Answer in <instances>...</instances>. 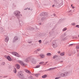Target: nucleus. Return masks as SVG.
<instances>
[{"mask_svg":"<svg viewBox=\"0 0 79 79\" xmlns=\"http://www.w3.org/2000/svg\"><path fill=\"white\" fill-rule=\"evenodd\" d=\"M16 67L18 69H19L20 68V66L18 64H17L15 65Z\"/></svg>","mask_w":79,"mask_h":79,"instance_id":"obj_12","label":"nucleus"},{"mask_svg":"<svg viewBox=\"0 0 79 79\" xmlns=\"http://www.w3.org/2000/svg\"><path fill=\"white\" fill-rule=\"evenodd\" d=\"M47 63V62H46L45 63L44 62H40L39 64H43V65H45Z\"/></svg>","mask_w":79,"mask_h":79,"instance_id":"obj_6","label":"nucleus"},{"mask_svg":"<svg viewBox=\"0 0 79 79\" xmlns=\"http://www.w3.org/2000/svg\"><path fill=\"white\" fill-rule=\"evenodd\" d=\"M31 42H30V44H31Z\"/></svg>","mask_w":79,"mask_h":79,"instance_id":"obj_39","label":"nucleus"},{"mask_svg":"<svg viewBox=\"0 0 79 79\" xmlns=\"http://www.w3.org/2000/svg\"><path fill=\"white\" fill-rule=\"evenodd\" d=\"M47 77V75H43L42 77V78L44 79L45 78H46V77Z\"/></svg>","mask_w":79,"mask_h":79,"instance_id":"obj_15","label":"nucleus"},{"mask_svg":"<svg viewBox=\"0 0 79 79\" xmlns=\"http://www.w3.org/2000/svg\"><path fill=\"white\" fill-rule=\"evenodd\" d=\"M39 42L40 44L42 42V41H41V40H40L39 41Z\"/></svg>","mask_w":79,"mask_h":79,"instance_id":"obj_29","label":"nucleus"},{"mask_svg":"<svg viewBox=\"0 0 79 79\" xmlns=\"http://www.w3.org/2000/svg\"><path fill=\"white\" fill-rule=\"evenodd\" d=\"M18 76H19L20 78H21L22 79H23L25 78V77L24 76V75H23V74L22 73H19Z\"/></svg>","mask_w":79,"mask_h":79,"instance_id":"obj_2","label":"nucleus"},{"mask_svg":"<svg viewBox=\"0 0 79 79\" xmlns=\"http://www.w3.org/2000/svg\"><path fill=\"white\" fill-rule=\"evenodd\" d=\"M40 56L41 58H45V55L43 54H40Z\"/></svg>","mask_w":79,"mask_h":79,"instance_id":"obj_7","label":"nucleus"},{"mask_svg":"<svg viewBox=\"0 0 79 79\" xmlns=\"http://www.w3.org/2000/svg\"><path fill=\"white\" fill-rule=\"evenodd\" d=\"M76 27H78V28H79V25H77L76 26Z\"/></svg>","mask_w":79,"mask_h":79,"instance_id":"obj_28","label":"nucleus"},{"mask_svg":"<svg viewBox=\"0 0 79 79\" xmlns=\"http://www.w3.org/2000/svg\"><path fill=\"white\" fill-rule=\"evenodd\" d=\"M60 76L61 77H65V76L64 75V73H62L61 74H60Z\"/></svg>","mask_w":79,"mask_h":79,"instance_id":"obj_14","label":"nucleus"},{"mask_svg":"<svg viewBox=\"0 0 79 79\" xmlns=\"http://www.w3.org/2000/svg\"><path fill=\"white\" fill-rule=\"evenodd\" d=\"M64 54H65L64 52H63L60 53V55L61 56H64Z\"/></svg>","mask_w":79,"mask_h":79,"instance_id":"obj_18","label":"nucleus"},{"mask_svg":"<svg viewBox=\"0 0 79 79\" xmlns=\"http://www.w3.org/2000/svg\"><path fill=\"white\" fill-rule=\"evenodd\" d=\"M52 45L53 47V48H55L56 47H58V44L56 43V41H54L52 42Z\"/></svg>","mask_w":79,"mask_h":79,"instance_id":"obj_1","label":"nucleus"},{"mask_svg":"<svg viewBox=\"0 0 79 79\" xmlns=\"http://www.w3.org/2000/svg\"><path fill=\"white\" fill-rule=\"evenodd\" d=\"M78 37H79V35H78Z\"/></svg>","mask_w":79,"mask_h":79,"instance_id":"obj_42","label":"nucleus"},{"mask_svg":"<svg viewBox=\"0 0 79 79\" xmlns=\"http://www.w3.org/2000/svg\"><path fill=\"white\" fill-rule=\"evenodd\" d=\"M60 62L61 63H63V61L62 60V61H60Z\"/></svg>","mask_w":79,"mask_h":79,"instance_id":"obj_33","label":"nucleus"},{"mask_svg":"<svg viewBox=\"0 0 79 79\" xmlns=\"http://www.w3.org/2000/svg\"><path fill=\"white\" fill-rule=\"evenodd\" d=\"M21 16H22V15H21Z\"/></svg>","mask_w":79,"mask_h":79,"instance_id":"obj_43","label":"nucleus"},{"mask_svg":"<svg viewBox=\"0 0 79 79\" xmlns=\"http://www.w3.org/2000/svg\"><path fill=\"white\" fill-rule=\"evenodd\" d=\"M71 6H72V7H73V5H71Z\"/></svg>","mask_w":79,"mask_h":79,"instance_id":"obj_38","label":"nucleus"},{"mask_svg":"<svg viewBox=\"0 0 79 79\" xmlns=\"http://www.w3.org/2000/svg\"><path fill=\"white\" fill-rule=\"evenodd\" d=\"M30 60H31V59L30 58H28L26 59V62H29V61H30Z\"/></svg>","mask_w":79,"mask_h":79,"instance_id":"obj_17","label":"nucleus"},{"mask_svg":"<svg viewBox=\"0 0 79 79\" xmlns=\"http://www.w3.org/2000/svg\"><path fill=\"white\" fill-rule=\"evenodd\" d=\"M67 28H64L63 29V31H66V30H67Z\"/></svg>","mask_w":79,"mask_h":79,"instance_id":"obj_24","label":"nucleus"},{"mask_svg":"<svg viewBox=\"0 0 79 79\" xmlns=\"http://www.w3.org/2000/svg\"><path fill=\"white\" fill-rule=\"evenodd\" d=\"M56 69V67H54V68H52L50 69H49V70H53V69Z\"/></svg>","mask_w":79,"mask_h":79,"instance_id":"obj_21","label":"nucleus"},{"mask_svg":"<svg viewBox=\"0 0 79 79\" xmlns=\"http://www.w3.org/2000/svg\"><path fill=\"white\" fill-rule=\"evenodd\" d=\"M42 19H43V18H42Z\"/></svg>","mask_w":79,"mask_h":79,"instance_id":"obj_41","label":"nucleus"},{"mask_svg":"<svg viewBox=\"0 0 79 79\" xmlns=\"http://www.w3.org/2000/svg\"><path fill=\"white\" fill-rule=\"evenodd\" d=\"M60 79V77H56V78H55V79Z\"/></svg>","mask_w":79,"mask_h":79,"instance_id":"obj_32","label":"nucleus"},{"mask_svg":"<svg viewBox=\"0 0 79 79\" xmlns=\"http://www.w3.org/2000/svg\"><path fill=\"white\" fill-rule=\"evenodd\" d=\"M74 53H75V52H73V54H74Z\"/></svg>","mask_w":79,"mask_h":79,"instance_id":"obj_37","label":"nucleus"},{"mask_svg":"<svg viewBox=\"0 0 79 79\" xmlns=\"http://www.w3.org/2000/svg\"><path fill=\"white\" fill-rule=\"evenodd\" d=\"M72 8H73V9H74V7L73 6L72 7Z\"/></svg>","mask_w":79,"mask_h":79,"instance_id":"obj_36","label":"nucleus"},{"mask_svg":"<svg viewBox=\"0 0 79 79\" xmlns=\"http://www.w3.org/2000/svg\"><path fill=\"white\" fill-rule=\"evenodd\" d=\"M5 58H6L7 59V60H9V61H11V60H11V57H10V56H5Z\"/></svg>","mask_w":79,"mask_h":79,"instance_id":"obj_4","label":"nucleus"},{"mask_svg":"<svg viewBox=\"0 0 79 79\" xmlns=\"http://www.w3.org/2000/svg\"><path fill=\"white\" fill-rule=\"evenodd\" d=\"M25 71L26 73H30V72L27 69H25Z\"/></svg>","mask_w":79,"mask_h":79,"instance_id":"obj_19","label":"nucleus"},{"mask_svg":"<svg viewBox=\"0 0 79 79\" xmlns=\"http://www.w3.org/2000/svg\"><path fill=\"white\" fill-rule=\"evenodd\" d=\"M30 79H35V78H34L33 77H31V78H30Z\"/></svg>","mask_w":79,"mask_h":79,"instance_id":"obj_31","label":"nucleus"},{"mask_svg":"<svg viewBox=\"0 0 79 79\" xmlns=\"http://www.w3.org/2000/svg\"><path fill=\"white\" fill-rule=\"evenodd\" d=\"M39 75H40V74H39V73L35 74V76L36 77H38V76H39Z\"/></svg>","mask_w":79,"mask_h":79,"instance_id":"obj_20","label":"nucleus"},{"mask_svg":"<svg viewBox=\"0 0 79 79\" xmlns=\"http://www.w3.org/2000/svg\"><path fill=\"white\" fill-rule=\"evenodd\" d=\"M31 61L33 64H35V63H37V62L34 59H32L31 60Z\"/></svg>","mask_w":79,"mask_h":79,"instance_id":"obj_10","label":"nucleus"},{"mask_svg":"<svg viewBox=\"0 0 79 79\" xmlns=\"http://www.w3.org/2000/svg\"><path fill=\"white\" fill-rule=\"evenodd\" d=\"M16 40H18V37L17 36L15 37L14 40H13V42H15L16 41Z\"/></svg>","mask_w":79,"mask_h":79,"instance_id":"obj_16","label":"nucleus"},{"mask_svg":"<svg viewBox=\"0 0 79 79\" xmlns=\"http://www.w3.org/2000/svg\"><path fill=\"white\" fill-rule=\"evenodd\" d=\"M56 57H57V56L55 55L53 57V58H54V59H55V58H56Z\"/></svg>","mask_w":79,"mask_h":79,"instance_id":"obj_25","label":"nucleus"},{"mask_svg":"<svg viewBox=\"0 0 79 79\" xmlns=\"http://www.w3.org/2000/svg\"><path fill=\"white\" fill-rule=\"evenodd\" d=\"M5 40L6 42H8V41L9 40V38H8V36H6L5 38Z\"/></svg>","mask_w":79,"mask_h":79,"instance_id":"obj_8","label":"nucleus"},{"mask_svg":"<svg viewBox=\"0 0 79 79\" xmlns=\"http://www.w3.org/2000/svg\"><path fill=\"white\" fill-rule=\"evenodd\" d=\"M37 51H40L41 50L40 49V48H38L37 49Z\"/></svg>","mask_w":79,"mask_h":79,"instance_id":"obj_27","label":"nucleus"},{"mask_svg":"<svg viewBox=\"0 0 79 79\" xmlns=\"http://www.w3.org/2000/svg\"><path fill=\"white\" fill-rule=\"evenodd\" d=\"M60 53V52L58 51V53Z\"/></svg>","mask_w":79,"mask_h":79,"instance_id":"obj_35","label":"nucleus"},{"mask_svg":"<svg viewBox=\"0 0 79 79\" xmlns=\"http://www.w3.org/2000/svg\"><path fill=\"white\" fill-rule=\"evenodd\" d=\"M46 55L48 56H52V54L50 52H48L47 54Z\"/></svg>","mask_w":79,"mask_h":79,"instance_id":"obj_13","label":"nucleus"},{"mask_svg":"<svg viewBox=\"0 0 79 79\" xmlns=\"http://www.w3.org/2000/svg\"><path fill=\"white\" fill-rule=\"evenodd\" d=\"M64 73L65 77H66V76H67L68 75L69 73L68 72V71L65 72Z\"/></svg>","mask_w":79,"mask_h":79,"instance_id":"obj_11","label":"nucleus"},{"mask_svg":"<svg viewBox=\"0 0 79 79\" xmlns=\"http://www.w3.org/2000/svg\"><path fill=\"white\" fill-rule=\"evenodd\" d=\"M75 24L74 23H72V25H73V26H74V25H75Z\"/></svg>","mask_w":79,"mask_h":79,"instance_id":"obj_30","label":"nucleus"},{"mask_svg":"<svg viewBox=\"0 0 79 79\" xmlns=\"http://www.w3.org/2000/svg\"><path fill=\"white\" fill-rule=\"evenodd\" d=\"M14 72L15 73H16V69L15 68H14Z\"/></svg>","mask_w":79,"mask_h":79,"instance_id":"obj_22","label":"nucleus"},{"mask_svg":"<svg viewBox=\"0 0 79 79\" xmlns=\"http://www.w3.org/2000/svg\"><path fill=\"white\" fill-rule=\"evenodd\" d=\"M18 62L22 66H25V65H26V64L24 63H23V62L22 61L19 60Z\"/></svg>","mask_w":79,"mask_h":79,"instance_id":"obj_5","label":"nucleus"},{"mask_svg":"<svg viewBox=\"0 0 79 79\" xmlns=\"http://www.w3.org/2000/svg\"><path fill=\"white\" fill-rule=\"evenodd\" d=\"M59 5H60V3H59Z\"/></svg>","mask_w":79,"mask_h":79,"instance_id":"obj_40","label":"nucleus"},{"mask_svg":"<svg viewBox=\"0 0 79 79\" xmlns=\"http://www.w3.org/2000/svg\"><path fill=\"white\" fill-rule=\"evenodd\" d=\"M40 66V65H38L35 67V68H39Z\"/></svg>","mask_w":79,"mask_h":79,"instance_id":"obj_23","label":"nucleus"},{"mask_svg":"<svg viewBox=\"0 0 79 79\" xmlns=\"http://www.w3.org/2000/svg\"><path fill=\"white\" fill-rule=\"evenodd\" d=\"M54 6H55V5H52V7H54Z\"/></svg>","mask_w":79,"mask_h":79,"instance_id":"obj_34","label":"nucleus"},{"mask_svg":"<svg viewBox=\"0 0 79 79\" xmlns=\"http://www.w3.org/2000/svg\"><path fill=\"white\" fill-rule=\"evenodd\" d=\"M20 13H21V12H20L18 11L17 12H15V14L16 15H18V16H19V14H20Z\"/></svg>","mask_w":79,"mask_h":79,"instance_id":"obj_9","label":"nucleus"},{"mask_svg":"<svg viewBox=\"0 0 79 79\" xmlns=\"http://www.w3.org/2000/svg\"><path fill=\"white\" fill-rule=\"evenodd\" d=\"M76 48L77 49H79V46H77L76 47Z\"/></svg>","mask_w":79,"mask_h":79,"instance_id":"obj_26","label":"nucleus"},{"mask_svg":"<svg viewBox=\"0 0 79 79\" xmlns=\"http://www.w3.org/2000/svg\"><path fill=\"white\" fill-rule=\"evenodd\" d=\"M12 54L14 56H17V57H20L21 56L18 53L15 52H12Z\"/></svg>","mask_w":79,"mask_h":79,"instance_id":"obj_3","label":"nucleus"}]
</instances>
